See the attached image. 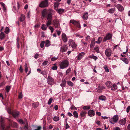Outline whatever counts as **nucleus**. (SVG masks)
<instances>
[{
    "mask_svg": "<svg viewBox=\"0 0 130 130\" xmlns=\"http://www.w3.org/2000/svg\"><path fill=\"white\" fill-rule=\"evenodd\" d=\"M113 130H121L119 127H116L113 128Z\"/></svg>",
    "mask_w": 130,
    "mask_h": 130,
    "instance_id": "59",
    "label": "nucleus"
},
{
    "mask_svg": "<svg viewBox=\"0 0 130 130\" xmlns=\"http://www.w3.org/2000/svg\"><path fill=\"white\" fill-rule=\"evenodd\" d=\"M104 69L106 72H109V70L108 69L107 67L106 66H105Z\"/></svg>",
    "mask_w": 130,
    "mask_h": 130,
    "instance_id": "64",
    "label": "nucleus"
},
{
    "mask_svg": "<svg viewBox=\"0 0 130 130\" xmlns=\"http://www.w3.org/2000/svg\"><path fill=\"white\" fill-rule=\"evenodd\" d=\"M130 109V106H128L126 109V112L128 113L129 112V110Z\"/></svg>",
    "mask_w": 130,
    "mask_h": 130,
    "instance_id": "63",
    "label": "nucleus"
},
{
    "mask_svg": "<svg viewBox=\"0 0 130 130\" xmlns=\"http://www.w3.org/2000/svg\"><path fill=\"white\" fill-rule=\"evenodd\" d=\"M115 11V9L114 8L110 9L108 11V12L110 13H114Z\"/></svg>",
    "mask_w": 130,
    "mask_h": 130,
    "instance_id": "24",
    "label": "nucleus"
},
{
    "mask_svg": "<svg viewBox=\"0 0 130 130\" xmlns=\"http://www.w3.org/2000/svg\"><path fill=\"white\" fill-rule=\"evenodd\" d=\"M40 74L43 75H47V71L46 70H43L42 71Z\"/></svg>",
    "mask_w": 130,
    "mask_h": 130,
    "instance_id": "30",
    "label": "nucleus"
},
{
    "mask_svg": "<svg viewBox=\"0 0 130 130\" xmlns=\"http://www.w3.org/2000/svg\"><path fill=\"white\" fill-rule=\"evenodd\" d=\"M53 25L57 28H58L60 27L59 20L57 19H55L53 21Z\"/></svg>",
    "mask_w": 130,
    "mask_h": 130,
    "instance_id": "5",
    "label": "nucleus"
},
{
    "mask_svg": "<svg viewBox=\"0 0 130 130\" xmlns=\"http://www.w3.org/2000/svg\"><path fill=\"white\" fill-rule=\"evenodd\" d=\"M77 22L75 20H71L70 21V22L71 23H72V24H73L74 25L76 24Z\"/></svg>",
    "mask_w": 130,
    "mask_h": 130,
    "instance_id": "41",
    "label": "nucleus"
},
{
    "mask_svg": "<svg viewBox=\"0 0 130 130\" xmlns=\"http://www.w3.org/2000/svg\"><path fill=\"white\" fill-rule=\"evenodd\" d=\"M106 86L108 88H110L111 86V83L110 82L108 81L106 82L105 83Z\"/></svg>",
    "mask_w": 130,
    "mask_h": 130,
    "instance_id": "26",
    "label": "nucleus"
},
{
    "mask_svg": "<svg viewBox=\"0 0 130 130\" xmlns=\"http://www.w3.org/2000/svg\"><path fill=\"white\" fill-rule=\"evenodd\" d=\"M48 6V0H45L42 2L39 5V6L41 8H44Z\"/></svg>",
    "mask_w": 130,
    "mask_h": 130,
    "instance_id": "6",
    "label": "nucleus"
},
{
    "mask_svg": "<svg viewBox=\"0 0 130 130\" xmlns=\"http://www.w3.org/2000/svg\"><path fill=\"white\" fill-rule=\"evenodd\" d=\"M87 113V112L85 111H82L80 113V116L81 117H85Z\"/></svg>",
    "mask_w": 130,
    "mask_h": 130,
    "instance_id": "20",
    "label": "nucleus"
},
{
    "mask_svg": "<svg viewBox=\"0 0 130 130\" xmlns=\"http://www.w3.org/2000/svg\"><path fill=\"white\" fill-rule=\"evenodd\" d=\"M48 61H45L42 63V65L44 66H45L48 64Z\"/></svg>",
    "mask_w": 130,
    "mask_h": 130,
    "instance_id": "48",
    "label": "nucleus"
},
{
    "mask_svg": "<svg viewBox=\"0 0 130 130\" xmlns=\"http://www.w3.org/2000/svg\"><path fill=\"white\" fill-rule=\"evenodd\" d=\"M98 39L99 40V41L101 43L102 41V38L101 37H99L98 38Z\"/></svg>",
    "mask_w": 130,
    "mask_h": 130,
    "instance_id": "61",
    "label": "nucleus"
},
{
    "mask_svg": "<svg viewBox=\"0 0 130 130\" xmlns=\"http://www.w3.org/2000/svg\"><path fill=\"white\" fill-rule=\"evenodd\" d=\"M85 55V53L84 52L80 53L77 56V59L78 60H80L83 58Z\"/></svg>",
    "mask_w": 130,
    "mask_h": 130,
    "instance_id": "12",
    "label": "nucleus"
},
{
    "mask_svg": "<svg viewBox=\"0 0 130 130\" xmlns=\"http://www.w3.org/2000/svg\"><path fill=\"white\" fill-rule=\"evenodd\" d=\"M49 9L47 10L45 9L42 11V15L43 17H45L49 13Z\"/></svg>",
    "mask_w": 130,
    "mask_h": 130,
    "instance_id": "8",
    "label": "nucleus"
},
{
    "mask_svg": "<svg viewBox=\"0 0 130 130\" xmlns=\"http://www.w3.org/2000/svg\"><path fill=\"white\" fill-rule=\"evenodd\" d=\"M41 29L43 30H46L47 29V27L44 24H43L42 25L41 27Z\"/></svg>",
    "mask_w": 130,
    "mask_h": 130,
    "instance_id": "34",
    "label": "nucleus"
},
{
    "mask_svg": "<svg viewBox=\"0 0 130 130\" xmlns=\"http://www.w3.org/2000/svg\"><path fill=\"white\" fill-rule=\"evenodd\" d=\"M94 50L97 53H100V51L99 50V48L98 47H96L95 48H94Z\"/></svg>",
    "mask_w": 130,
    "mask_h": 130,
    "instance_id": "52",
    "label": "nucleus"
},
{
    "mask_svg": "<svg viewBox=\"0 0 130 130\" xmlns=\"http://www.w3.org/2000/svg\"><path fill=\"white\" fill-rule=\"evenodd\" d=\"M120 59L124 62L126 64H128L129 63V61L126 58H121Z\"/></svg>",
    "mask_w": 130,
    "mask_h": 130,
    "instance_id": "18",
    "label": "nucleus"
},
{
    "mask_svg": "<svg viewBox=\"0 0 130 130\" xmlns=\"http://www.w3.org/2000/svg\"><path fill=\"white\" fill-rule=\"evenodd\" d=\"M68 48V47L67 45H64L62 46L61 47L60 51L62 53L64 52L67 51Z\"/></svg>",
    "mask_w": 130,
    "mask_h": 130,
    "instance_id": "11",
    "label": "nucleus"
},
{
    "mask_svg": "<svg viewBox=\"0 0 130 130\" xmlns=\"http://www.w3.org/2000/svg\"><path fill=\"white\" fill-rule=\"evenodd\" d=\"M71 109H77L73 105H72L71 107Z\"/></svg>",
    "mask_w": 130,
    "mask_h": 130,
    "instance_id": "56",
    "label": "nucleus"
},
{
    "mask_svg": "<svg viewBox=\"0 0 130 130\" xmlns=\"http://www.w3.org/2000/svg\"><path fill=\"white\" fill-rule=\"evenodd\" d=\"M59 120V118L58 117H54L53 118V120L55 121H57Z\"/></svg>",
    "mask_w": 130,
    "mask_h": 130,
    "instance_id": "40",
    "label": "nucleus"
},
{
    "mask_svg": "<svg viewBox=\"0 0 130 130\" xmlns=\"http://www.w3.org/2000/svg\"><path fill=\"white\" fill-rule=\"evenodd\" d=\"M111 89L112 90H116L117 89V86L116 84H114L111 87Z\"/></svg>",
    "mask_w": 130,
    "mask_h": 130,
    "instance_id": "22",
    "label": "nucleus"
},
{
    "mask_svg": "<svg viewBox=\"0 0 130 130\" xmlns=\"http://www.w3.org/2000/svg\"><path fill=\"white\" fill-rule=\"evenodd\" d=\"M98 39L99 40V41L101 43L102 41V38L101 37H99L98 38Z\"/></svg>",
    "mask_w": 130,
    "mask_h": 130,
    "instance_id": "60",
    "label": "nucleus"
},
{
    "mask_svg": "<svg viewBox=\"0 0 130 130\" xmlns=\"http://www.w3.org/2000/svg\"><path fill=\"white\" fill-rule=\"evenodd\" d=\"M37 128L35 129L34 130H41L42 128L41 126H38Z\"/></svg>",
    "mask_w": 130,
    "mask_h": 130,
    "instance_id": "58",
    "label": "nucleus"
},
{
    "mask_svg": "<svg viewBox=\"0 0 130 130\" xmlns=\"http://www.w3.org/2000/svg\"><path fill=\"white\" fill-rule=\"evenodd\" d=\"M45 43V42L44 41H42L40 44V46L41 48H43L44 46V44Z\"/></svg>",
    "mask_w": 130,
    "mask_h": 130,
    "instance_id": "39",
    "label": "nucleus"
},
{
    "mask_svg": "<svg viewBox=\"0 0 130 130\" xmlns=\"http://www.w3.org/2000/svg\"><path fill=\"white\" fill-rule=\"evenodd\" d=\"M9 31V29L8 27H6L5 28V32L6 34H8Z\"/></svg>",
    "mask_w": 130,
    "mask_h": 130,
    "instance_id": "37",
    "label": "nucleus"
},
{
    "mask_svg": "<svg viewBox=\"0 0 130 130\" xmlns=\"http://www.w3.org/2000/svg\"><path fill=\"white\" fill-rule=\"evenodd\" d=\"M59 5L57 3H55L54 4V7L55 9L56 10H57L58 7Z\"/></svg>",
    "mask_w": 130,
    "mask_h": 130,
    "instance_id": "36",
    "label": "nucleus"
},
{
    "mask_svg": "<svg viewBox=\"0 0 130 130\" xmlns=\"http://www.w3.org/2000/svg\"><path fill=\"white\" fill-rule=\"evenodd\" d=\"M47 80L48 83L50 85H52L54 82V79L50 76H48Z\"/></svg>",
    "mask_w": 130,
    "mask_h": 130,
    "instance_id": "10",
    "label": "nucleus"
},
{
    "mask_svg": "<svg viewBox=\"0 0 130 130\" xmlns=\"http://www.w3.org/2000/svg\"><path fill=\"white\" fill-rule=\"evenodd\" d=\"M126 119L124 118L122 120H120L119 121V124L122 125H124L125 124Z\"/></svg>",
    "mask_w": 130,
    "mask_h": 130,
    "instance_id": "15",
    "label": "nucleus"
},
{
    "mask_svg": "<svg viewBox=\"0 0 130 130\" xmlns=\"http://www.w3.org/2000/svg\"><path fill=\"white\" fill-rule=\"evenodd\" d=\"M12 115L15 118H16L19 116V112L18 111H14L12 112Z\"/></svg>",
    "mask_w": 130,
    "mask_h": 130,
    "instance_id": "13",
    "label": "nucleus"
},
{
    "mask_svg": "<svg viewBox=\"0 0 130 130\" xmlns=\"http://www.w3.org/2000/svg\"><path fill=\"white\" fill-rule=\"evenodd\" d=\"M88 115L90 117L93 116L95 115L94 111L92 110H90L88 111Z\"/></svg>",
    "mask_w": 130,
    "mask_h": 130,
    "instance_id": "14",
    "label": "nucleus"
},
{
    "mask_svg": "<svg viewBox=\"0 0 130 130\" xmlns=\"http://www.w3.org/2000/svg\"><path fill=\"white\" fill-rule=\"evenodd\" d=\"M88 13L86 12L83 15V18L85 20H86L88 19Z\"/></svg>",
    "mask_w": 130,
    "mask_h": 130,
    "instance_id": "23",
    "label": "nucleus"
},
{
    "mask_svg": "<svg viewBox=\"0 0 130 130\" xmlns=\"http://www.w3.org/2000/svg\"><path fill=\"white\" fill-rule=\"evenodd\" d=\"M117 7L119 11H122L124 10V8L120 4H118L117 6Z\"/></svg>",
    "mask_w": 130,
    "mask_h": 130,
    "instance_id": "17",
    "label": "nucleus"
},
{
    "mask_svg": "<svg viewBox=\"0 0 130 130\" xmlns=\"http://www.w3.org/2000/svg\"><path fill=\"white\" fill-rule=\"evenodd\" d=\"M83 108L84 109H89L90 108V107L88 106H85L83 107Z\"/></svg>",
    "mask_w": 130,
    "mask_h": 130,
    "instance_id": "49",
    "label": "nucleus"
},
{
    "mask_svg": "<svg viewBox=\"0 0 130 130\" xmlns=\"http://www.w3.org/2000/svg\"><path fill=\"white\" fill-rule=\"evenodd\" d=\"M105 53L106 56L108 57H110L112 53L111 49L110 48L106 49L105 51Z\"/></svg>",
    "mask_w": 130,
    "mask_h": 130,
    "instance_id": "7",
    "label": "nucleus"
},
{
    "mask_svg": "<svg viewBox=\"0 0 130 130\" xmlns=\"http://www.w3.org/2000/svg\"><path fill=\"white\" fill-rule=\"evenodd\" d=\"M25 16L24 15L22 14L20 17V21L21 22L25 20Z\"/></svg>",
    "mask_w": 130,
    "mask_h": 130,
    "instance_id": "31",
    "label": "nucleus"
},
{
    "mask_svg": "<svg viewBox=\"0 0 130 130\" xmlns=\"http://www.w3.org/2000/svg\"><path fill=\"white\" fill-rule=\"evenodd\" d=\"M71 71V69L70 68H69L68 69L66 72V73L67 74L69 73Z\"/></svg>",
    "mask_w": 130,
    "mask_h": 130,
    "instance_id": "51",
    "label": "nucleus"
},
{
    "mask_svg": "<svg viewBox=\"0 0 130 130\" xmlns=\"http://www.w3.org/2000/svg\"><path fill=\"white\" fill-rule=\"evenodd\" d=\"M5 37V34L3 32H2L0 34V39L2 40L4 39Z\"/></svg>",
    "mask_w": 130,
    "mask_h": 130,
    "instance_id": "28",
    "label": "nucleus"
},
{
    "mask_svg": "<svg viewBox=\"0 0 130 130\" xmlns=\"http://www.w3.org/2000/svg\"><path fill=\"white\" fill-rule=\"evenodd\" d=\"M99 99L102 101H105L106 100V98L105 96L103 95H101L99 97Z\"/></svg>",
    "mask_w": 130,
    "mask_h": 130,
    "instance_id": "25",
    "label": "nucleus"
},
{
    "mask_svg": "<svg viewBox=\"0 0 130 130\" xmlns=\"http://www.w3.org/2000/svg\"><path fill=\"white\" fill-rule=\"evenodd\" d=\"M58 58V57H53L51 59V60L52 61H54L56 60Z\"/></svg>",
    "mask_w": 130,
    "mask_h": 130,
    "instance_id": "54",
    "label": "nucleus"
},
{
    "mask_svg": "<svg viewBox=\"0 0 130 130\" xmlns=\"http://www.w3.org/2000/svg\"><path fill=\"white\" fill-rule=\"evenodd\" d=\"M62 40L64 42H66L67 41V39L66 35L65 34L63 33L62 34Z\"/></svg>",
    "mask_w": 130,
    "mask_h": 130,
    "instance_id": "16",
    "label": "nucleus"
},
{
    "mask_svg": "<svg viewBox=\"0 0 130 130\" xmlns=\"http://www.w3.org/2000/svg\"><path fill=\"white\" fill-rule=\"evenodd\" d=\"M48 27L49 29L50 30L51 33H52L54 31V28L52 27L51 26H50L49 25Z\"/></svg>",
    "mask_w": 130,
    "mask_h": 130,
    "instance_id": "35",
    "label": "nucleus"
},
{
    "mask_svg": "<svg viewBox=\"0 0 130 130\" xmlns=\"http://www.w3.org/2000/svg\"><path fill=\"white\" fill-rule=\"evenodd\" d=\"M0 4L3 7V10L5 12H6V9L5 4L3 2H1L0 3Z\"/></svg>",
    "mask_w": 130,
    "mask_h": 130,
    "instance_id": "21",
    "label": "nucleus"
},
{
    "mask_svg": "<svg viewBox=\"0 0 130 130\" xmlns=\"http://www.w3.org/2000/svg\"><path fill=\"white\" fill-rule=\"evenodd\" d=\"M67 84L68 85L71 86H72L73 85V83L71 81H68Z\"/></svg>",
    "mask_w": 130,
    "mask_h": 130,
    "instance_id": "46",
    "label": "nucleus"
},
{
    "mask_svg": "<svg viewBox=\"0 0 130 130\" xmlns=\"http://www.w3.org/2000/svg\"><path fill=\"white\" fill-rule=\"evenodd\" d=\"M73 114L74 116L76 118H77L78 117V115L77 112L75 111L73 113Z\"/></svg>",
    "mask_w": 130,
    "mask_h": 130,
    "instance_id": "32",
    "label": "nucleus"
},
{
    "mask_svg": "<svg viewBox=\"0 0 130 130\" xmlns=\"http://www.w3.org/2000/svg\"><path fill=\"white\" fill-rule=\"evenodd\" d=\"M26 73H27L28 71V67L27 66V64L26 63H25V64L24 65Z\"/></svg>",
    "mask_w": 130,
    "mask_h": 130,
    "instance_id": "45",
    "label": "nucleus"
},
{
    "mask_svg": "<svg viewBox=\"0 0 130 130\" xmlns=\"http://www.w3.org/2000/svg\"><path fill=\"white\" fill-rule=\"evenodd\" d=\"M56 10L57 11V12L59 14H61L64 12V9L62 8H60L58 9H57V10Z\"/></svg>",
    "mask_w": 130,
    "mask_h": 130,
    "instance_id": "19",
    "label": "nucleus"
},
{
    "mask_svg": "<svg viewBox=\"0 0 130 130\" xmlns=\"http://www.w3.org/2000/svg\"><path fill=\"white\" fill-rule=\"evenodd\" d=\"M89 57L90 58H93L95 60H96L98 59L97 57L93 55H92V56H90Z\"/></svg>",
    "mask_w": 130,
    "mask_h": 130,
    "instance_id": "44",
    "label": "nucleus"
},
{
    "mask_svg": "<svg viewBox=\"0 0 130 130\" xmlns=\"http://www.w3.org/2000/svg\"><path fill=\"white\" fill-rule=\"evenodd\" d=\"M66 81L64 80L62 81L61 84H60V86H61L62 87H65L66 86Z\"/></svg>",
    "mask_w": 130,
    "mask_h": 130,
    "instance_id": "27",
    "label": "nucleus"
},
{
    "mask_svg": "<svg viewBox=\"0 0 130 130\" xmlns=\"http://www.w3.org/2000/svg\"><path fill=\"white\" fill-rule=\"evenodd\" d=\"M50 45V41L48 40H46L45 43V46L46 47H48Z\"/></svg>",
    "mask_w": 130,
    "mask_h": 130,
    "instance_id": "29",
    "label": "nucleus"
},
{
    "mask_svg": "<svg viewBox=\"0 0 130 130\" xmlns=\"http://www.w3.org/2000/svg\"><path fill=\"white\" fill-rule=\"evenodd\" d=\"M19 122L21 124H23L24 123V121L22 119L19 120Z\"/></svg>",
    "mask_w": 130,
    "mask_h": 130,
    "instance_id": "62",
    "label": "nucleus"
},
{
    "mask_svg": "<svg viewBox=\"0 0 130 130\" xmlns=\"http://www.w3.org/2000/svg\"><path fill=\"white\" fill-rule=\"evenodd\" d=\"M53 99L52 98H50L49 99L48 102V103H47L49 105L50 104H51V103H52V102L53 101Z\"/></svg>",
    "mask_w": 130,
    "mask_h": 130,
    "instance_id": "47",
    "label": "nucleus"
},
{
    "mask_svg": "<svg viewBox=\"0 0 130 130\" xmlns=\"http://www.w3.org/2000/svg\"><path fill=\"white\" fill-rule=\"evenodd\" d=\"M17 47L18 48H19L20 47V42H19V39L18 37L17 39Z\"/></svg>",
    "mask_w": 130,
    "mask_h": 130,
    "instance_id": "42",
    "label": "nucleus"
},
{
    "mask_svg": "<svg viewBox=\"0 0 130 130\" xmlns=\"http://www.w3.org/2000/svg\"><path fill=\"white\" fill-rule=\"evenodd\" d=\"M112 35L111 34L109 33L106 35V36L104 38L103 41L105 42L107 40H108L111 39Z\"/></svg>",
    "mask_w": 130,
    "mask_h": 130,
    "instance_id": "9",
    "label": "nucleus"
},
{
    "mask_svg": "<svg viewBox=\"0 0 130 130\" xmlns=\"http://www.w3.org/2000/svg\"><path fill=\"white\" fill-rule=\"evenodd\" d=\"M19 70L21 72H23V70L22 68V66L21 65L20 66Z\"/></svg>",
    "mask_w": 130,
    "mask_h": 130,
    "instance_id": "57",
    "label": "nucleus"
},
{
    "mask_svg": "<svg viewBox=\"0 0 130 130\" xmlns=\"http://www.w3.org/2000/svg\"><path fill=\"white\" fill-rule=\"evenodd\" d=\"M23 97V95L22 93V92L20 93L19 96V98L20 99H21Z\"/></svg>",
    "mask_w": 130,
    "mask_h": 130,
    "instance_id": "55",
    "label": "nucleus"
},
{
    "mask_svg": "<svg viewBox=\"0 0 130 130\" xmlns=\"http://www.w3.org/2000/svg\"><path fill=\"white\" fill-rule=\"evenodd\" d=\"M75 25L77 28H79V29L80 28L81 26L80 25L79 23L78 22H77L76 24H75Z\"/></svg>",
    "mask_w": 130,
    "mask_h": 130,
    "instance_id": "43",
    "label": "nucleus"
},
{
    "mask_svg": "<svg viewBox=\"0 0 130 130\" xmlns=\"http://www.w3.org/2000/svg\"><path fill=\"white\" fill-rule=\"evenodd\" d=\"M7 111L8 113L10 114H12V112L11 111V109L10 108H8L7 109Z\"/></svg>",
    "mask_w": 130,
    "mask_h": 130,
    "instance_id": "50",
    "label": "nucleus"
},
{
    "mask_svg": "<svg viewBox=\"0 0 130 130\" xmlns=\"http://www.w3.org/2000/svg\"><path fill=\"white\" fill-rule=\"evenodd\" d=\"M11 88V87L10 86H7L6 88V90L7 92H8Z\"/></svg>",
    "mask_w": 130,
    "mask_h": 130,
    "instance_id": "38",
    "label": "nucleus"
},
{
    "mask_svg": "<svg viewBox=\"0 0 130 130\" xmlns=\"http://www.w3.org/2000/svg\"><path fill=\"white\" fill-rule=\"evenodd\" d=\"M119 117L118 115L114 116L112 118L109 119L110 123L112 124H114L117 122L118 120Z\"/></svg>",
    "mask_w": 130,
    "mask_h": 130,
    "instance_id": "3",
    "label": "nucleus"
},
{
    "mask_svg": "<svg viewBox=\"0 0 130 130\" xmlns=\"http://www.w3.org/2000/svg\"><path fill=\"white\" fill-rule=\"evenodd\" d=\"M69 65L68 61L67 60H63L60 64V68L64 69L67 67Z\"/></svg>",
    "mask_w": 130,
    "mask_h": 130,
    "instance_id": "2",
    "label": "nucleus"
},
{
    "mask_svg": "<svg viewBox=\"0 0 130 130\" xmlns=\"http://www.w3.org/2000/svg\"><path fill=\"white\" fill-rule=\"evenodd\" d=\"M95 42V41H91L90 47L91 48H92L94 46Z\"/></svg>",
    "mask_w": 130,
    "mask_h": 130,
    "instance_id": "33",
    "label": "nucleus"
},
{
    "mask_svg": "<svg viewBox=\"0 0 130 130\" xmlns=\"http://www.w3.org/2000/svg\"><path fill=\"white\" fill-rule=\"evenodd\" d=\"M32 106L36 108L38 106V104L37 103H33Z\"/></svg>",
    "mask_w": 130,
    "mask_h": 130,
    "instance_id": "53",
    "label": "nucleus"
},
{
    "mask_svg": "<svg viewBox=\"0 0 130 130\" xmlns=\"http://www.w3.org/2000/svg\"><path fill=\"white\" fill-rule=\"evenodd\" d=\"M49 13L47 15V20L46 23V25L47 26L51 24L52 20V15L54 13L53 10L52 9H49Z\"/></svg>",
    "mask_w": 130,
    "mask_h": 130,
    "instance_id": "1",
    "label": "nucleus"
},
{
    "mask_svg": "<svg viewBox=\"0 0 130 130\" xmlns=\"http://www.w3.org/2000/svg\"><path fill=\"white\" fill-rule=\"evenodd\" d=\"M68 44L70 46H71L74 48H76L77 46V44H76L74 41L72 39H69Z\"/></svg>",
    "mask_w": 130,
    "mask_h": 130,
    "instance_id": "4",
    "label": "nucleus"
}]
</instances>
